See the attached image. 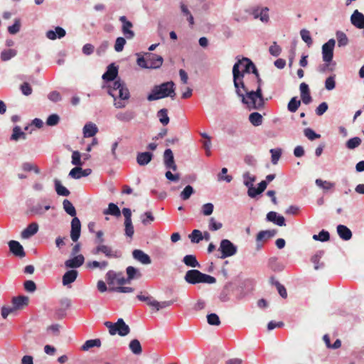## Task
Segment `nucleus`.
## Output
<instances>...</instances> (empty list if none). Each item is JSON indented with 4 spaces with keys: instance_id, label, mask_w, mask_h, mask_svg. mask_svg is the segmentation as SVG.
I'll list each match as a JSON object with an SVG mask.
<instances>
[{
    "instance_id": "6ab92c4d",
    "label": "nucleus",
    "mask_w": 364,
    "mask_h": 364,
    "mask_svg": "<svg viewBox=\"0 0 364 364\" xmlns=\"http://www.w3.org/2000/svg\"><path fill=\"white\" fill-rule=\"evenodd\" d=\"M85 257L82 255H75L73 258L69 259L65 262L67 268H77L82 265Z\"/></svg>"
},
{
    "instance_id": "a878e982",
    "label": "nucleus",
    "mask_w": 364,
    "mask_h": 364,
    "mask_svg": "<svg viewBox=\"0 0 364 364\" xmlns=\"http://www.w3.org/2000/svg\"><path fill=\"white\" fill-rule=\"evenodd\" d=\"M98 132V128L95 124L89 122L87 123L83 127L84 137H92Z\"/></svg>"
},
{
    "instance_id": "052dcab7",
    "label": "nucleus",
    "mask_w": 364,
    "mask_h": 364,
    "mask_svg": "<svg viewBox=\"0 0 364 364\" xmlns=\"http://www.w3.org/2000/svg\"><path fill=\"white\" fill-rule=\"evenodd\" d=\"M140 218H141V223L144 225H146L154 220V217L153 216L151 212H150V211H147V212L144 213V214H142L141 215Z\"/></svg>"
},
{
    "instance_id": "864d4df0",
    "label": "nucleus",
    "mask_w": 364,
    "mask_h": 364,
    "mask_svg": "<svg viewBox=\"0 0 364 364\" xmlns=\"http://www.w3.org/2000/svg\"><path fill=\"white\" fill-rule=\"evenodd\" d=\"M214 210V205L211 203H207L202 205L201 213L205 216L210 215Z\"/></svg>"
},
{
    "instance_id": "8fccbe9b",
    "label": "nucleus",
    "mask_w": 364,
    "mask_h": 364,
    "mask_svg": "<svg viewBox=\"0 0 364 364\" xmlns=\"http://www.w3.org/2000/svg\"><path fill=\"white\" fill-rule=\"evenodd\" d=\"M123 85H124L120 81V80H117L113 82V86L109 89L108 93L109 95H111L114 98V100H115V99H116V94L114 93V92L117 90L119 91V89L121 87H122Z\"/></svg>"
},
{
    "instance_id": "9d476101",
    "label": "nucleus",
    "mask_w": 364,
    "mask_h": 364,
    "mask_svg": "<svg viewBox=\"0 0 364 364\" xmlns=\"http://www.w3.org/2000/svg\"><path fill=\"white\" fill-rule=\"evenodd\" d=\"M163 160L164 166L168 169L173 171L177 170V166L175 163L173 151L170 149H167L164 152Z\"/></svg>"
},
{
    "instance_id": "37998d69",
    "label": "nucleus",
    "mask_w": 364,
    "mask_h": 364,
    "mask_svg": "<svg viewBox=\"0 0 364 364\" xmlns=\"http://www.w3.org/2000/svg\"><path fill=\"white\" fill-rule=\"evenodd\" d=\"M362 141H361V139L358 137V136H355V137H353L350 139H348L347 141H346V147L348 149H354L357 147H358L360 144H361Z\"/></svg>"
},
{
    "instance_id": "6e6d98bb",
    "label": "nucleus",
    "mask_w": 364,
    "mask_h": 364,
    "mask_svg": "<svg viewBox=\"0 0 364 364\" xmlns=\"http://www.w3.org/2000/svg\"><path fill=\"white\" fill-rule=\"evenodd\" d=\"M323 255V252H319L311 257V262L314 264V269L316 270L319 269L323 267V263H319V260Z\"/></svg>"
},
{
    "instance_id": "4be33fe9",
    "label": "nucleus",
    "mask_w": 364,
    "mask_h": 364,
    "mask_svg": "<svg viewBox=\"0 0 364 364\" xmlns=\"http://www.w3.org/2000/svg\"><path fill=\"white\" fill-rule=\"evenodd\" d=\"M29 299L26 296H18L12 299V305L16 311L22 309L23 307L28 306Z\"/></svg>"
},
{
    "instance_id": "9b49d317",
    "label": "nucleus",
    "mask_w": 364,
    "mask_h": 364,
    "mask_svg": "<svg viewBox=\"0 0 364 364\" xmlns=\"http://www.w3.org/2000/svg\"><path fill=\"white\" fill-rule=\"evenodd\" d=\"M81 223L77 217H74L71 221L70 237L73 242L78 240L80 236Z\"/></svg>"
},
{
    "instance_id": "7c9ffc66",
    "label": "nucleus",
    "mask_w": 364,
    "mask_h": 364,
    "mask_svg": "<svg viewBox=\"0 0 364 364\" xmlns=\"http://www.w3.org/2000/svg\"><path fill=\"white\" fill-rule=\"evenodd\" d=\"M127 274V280L129 282L134 279H139L141 277V274L139 270L132 266H129L126 269Z\"/></svg>"
},
{
    "instance_id": "680f3d73",
    "label": "nucleus",
    "mask_w": 364,
    "mask_h": 364,
    "mask_svg": "<svg viewBox=\"0 0 364 364\" xmlns=\"http://www.w3.org/2000/svg\"><path fill=\"white\" fill-rule=\"evenodd\" d=\"M72 164L76 166H80L83 164L81 161V154L78 151H74L72 154Z\"/></svg>"
},
{
    "instance_id": "0e129e2a",
    "label": "nucleus",
    "mask_w": 364,
    "mask_h": 364,
    "mask_svg": "<svg viewBox=\"0 0 364 364\" xmlns=\"http://www.w3.org/2000/svg\"><path fill=\"white\" fill-rule=\"evenodd\" d=\"M126 44V40L123 37L117 38L114 43V50L117 52H121L123 50L124 45Z\"/></svg>"
},
{
    "instance_id": "13d9d810",
    "label": "nucleus",
    "mask_w": 364,
    "mask_h": 364,
    "mask_svg": "<svg viewBox=\"0 0 364 364\" xmlns=\"http://www.w3.org/2000/svg\"><path fill=\"white\" fill-rule=\"evenodd\" d=\"M60 122V117L57 114H52L49 115L46 119V124L50 127L57 125Z\"/></svg>"
},
{
    "instance_id": "c03bdc74",
    "label": "nucleus",
    "mask_w": 364,
    "mask_h": 364,
    "mask_svg": "<svg viewBox=\"0 0 364 364\" xmlns=\"http://www.w3.org/2000/svg\"><path fill=\"white\" fill-rule=\"evenodd\" d=\"M17 52L14 49H6L4 50L1 53V59L3 61H7L14 58L16 55Z\"/></svg>"
},
{
    "instance_id": "423d86ee",
    "label": "nucleus",
    "mask_w": 364,
    "mask_h": 364,
    "mask_svg": "<svg viewBox=\"0 0 364 364\" xmlns=\"http://www.w3.org/2000/svg\"><path fill=\"white\" fill-rule=\"evenodd\" d=\"M91 252L94 255L102 253L108 258H119L122 256L120 251L113 250L111 247L103 244L97 245V246L92 250Z\"/></svg>"
},
{
    "instance_id": "3c124183",
    "label": "nucleus",
    "mask_w": 364,
    "mask_h": 364,
    "mask_svg": "<svg viewBox=\"0 0 364 364\" xmlns=\"http://www.w3.org/2000/svg\"><path fill=\"white\" fill-rule=\"evenodd\" d=\"M300 35L301 39L307 44L308 46H310L313 43L310 32L308 30H301Z\"/></svg>"
},
{
    "instance_id": "338daca9",
    "label": "nucleus",
    "mask_w": 364,
    "mask_h": 364,
    "mask_svg": "<svg viewBox=\"0 0 364 364\" xmlns=\"http://www.w3.org/2000/svg\"><path fill=\"white\" fill-rule=\"evenodd\" d=\"M269 51L272 55L277 57L280 55V53L282 52V48L279 45H277V43L276 42H274L270 46V47L269 48Z\"/></svg>"
},
{
    "instance_id": "49530a36",
    "label": "nucleus",
    "mask_w": 364,
    "mask_h": 364,
    "mask_svg": "<svg viewBox=\"0 0 364 364\" xmlns=\"http://www.w3.org/2000/svg\"><path fill=\"white\" fill-rule=\"evenodd\" d=\"M336 38L338 41V46L339 47L346 46L348 43V39L346 33L342 31L336 32Z\"/></svg>"
},
{
    "instance_id": "774afa93",
    "label": "nucleus",
    "mask_w": 364,
    "mask_h": 364,
    "mask_svg": "<svg viewBox=\"0 0 364 364\" xmlns=\"http://www.w3.org/2000/svg\"><path fill=\"white\" fill-rule=\"evenodd\" d=\"M124 226H125V235L127 237H132L134 235V226L132 225V221H124Z\"/></svg>"
},
{
    "instance_id": "dca6fc26",
    "label": "nucleus",
    "mask_w": 364,
    "mask_h": 364,
    "mask_svg": "<svg viewBox=\"0 0 364 364\" xmlns=\"http://www.w3.org/2000/svg\"><path fill=\"white\" fill-rule=\"evenodd\" d=\"M66 35L65 30L60 26H57L55 28V30H48L46 33V36L52 41H54L57 38H62Z\"/></svg>"
},
{
    "instance_id": "ddd939ff",
    "label": "nucleus",
    "mask_w": 364,
    "mask_h": 364,
    "mask_svg": "<svg viewBox=\"0 0 364 364\" xmlns=\"http://www.w3.org/2000/svg\"><path fill=\"white\" fill-rule=\"evenodd\" d=\"M350 23L357 28H364V14L358 10H355L350 16Z\"/></svg>"
},
{
    "instance_id": "a211bd4d",
    "label": "nucleus",
    "mask_w": 364,
    "mask_h": 364,
    "mask_svg": "<svg viewBox=\"0 0 364 364\" xmlns=\"http://www.w3.org/2000/svg\"><path fill=\"white\" fill-rule=\"evenodd\" d=\"M10 251L16 256L19 257H23L25 256V252L23 246L16 240H11L9 242Z\"/></svg>"
},
{
    "instance_id": "58836bf2",
    "label": "nucleus",
    "mask_w": 364,
    "mask_h": 364,
    "mask_svg": "<svg viewBox=\"0 0 364 364\" xmlns=\"http://www.w3.org/2000/svg\"><path fill=\"white\" fill-rule=\"evenodd\" d=\"M317 186L322 188L324 191H328L333 188L335 186L333 183L327 181H323L322 179L317 178L315 181Z\"/></svg>"
},
{
    "instance_id": "09e8293b",
    "label": "nucleus",
    "mask_w": 364,
    "mask_h": 364,
    "mask_svg": "<svg viewBox=\"0 0 364 364\" xmlns=\"http://www.w3.org/2000/svg\"><path fill=\"white\" fill-rule=\"evenodd\" d=\"M270 153H271V158H272V163L274 164V165H276L277 164L280 157H281V155H282V149H270Z\"/></svg>"
},
{
    "instance_id": "e2e57ef3",
    "label": "nucleus",
    "mask_w": 364,
    "mask_h": 364,
    "mask_svg": "<svg viewBox=\"0 0 364 364\" xmlns=\"http://www.w3.org/2000/svg\"><path fill=\"white\" fill-rule=\"evenodd\" d=\"M189 237L193 243H198L203 239L202 232L198 230H194Z\"/></svg>"
},
{
    "instance_id": "f8f14e48",
    "label": "nucleus",
    "mask_w": 364,
    "mask_h": 364,
    "mask_svg": "<svg viewBox=\"0 0 364 364\" xmlns=\"http://www.w3.org/2000/svg\"><path fill=\"white\" fill-rule=\"evenodd\" d=\"M132 257L136 261L144 265H148L151 263L150 257L141 250H134L132 251Z\"/></svg>"
},
{
    "instance_id": "de8ad7c7",
    "label": "nucleus",
    "mask_w": 364,
    "mask_h": 364,
    "mask_svg": "<svg viewBox=\"0 0 364 364\" xmlns=\"http://www.w3.org/2000/svg\"><path fill=\"white\" fill-rule=\"evenodd\" d=\"M301 105V101L298 100L296 97H292L288 103L287 108L289 112H295Z\"/></svg>"
},
{
    "instance_id": "5fc2aeb1",
    "label": "nucleus",
    "mask_w": 364,
    "mask_h": 364,
    "mask_svg": "<svg viewBox=\"0 0 364 364\" xmlns=\"http://www.w3.org/2000/svg\"><path fill=\"white\" fill-rule=\"evenodd\" d=\"M330 238V235L328 233V232L323 230H321L318 235H313V239L314 240H318V241H321V242H326V241H328Z\"/></svg>"
},
{
    "instance_id": "c85d7f7f",
    "label": "nucleus",
    "mask_w": 364,
    "mask_h": 364,
    "mask_svg": "<svg viewBox=\"0 0 364 364\" xmlns=\"http://www.w3.org/2000/svg\"><path fill=\"white\" fill-rule=\"evenodd\" d=\"M108 266L107 261H88L86 263V267L90 269H100V270L105 269Z\"/></svg>"
},
{
    "instance_id": "b1692460",
    "label": "nucleus",
    "mask_w": 364,
    "mask_h": 364,
    "mask_svg": "<svg viewBox=\"0 0 364 364\" xmlns=\"http://www.w3.org/2000/svg\"><path fill=\"white\" fill-rule=\"evenodd\" d=\"M136 117V113L132 110H127L124 112H118L115 117L117 120L123 122H129L134 119Z\"/></svg>"
},
{
    "instance_id": "412c9836",
    "label": "nucleus",
    "mask_w": 364,
    "mask_h": 364,
    "mask_svg": "<svg viewBox=\"0 0 364 364\" xmlns=\"http://www.w3.org/2000/svg\"><path fill=\"white\" fill-rule=\"evenodd\" d=\"M267 220L269 222L274 223L279 226L286 225L284 218L274 211H270L267 214Z\"/></svg>"
},
{
    "instance_id": "72a5a7b5",
    "label": "nucleus",
    "mask_w": 364,
    "mask_h": 364,
    "mask_svg": "<svg viewBox=\"0 0 364 364\" xmlns=\"http://www.w3.org/2000/svg\"><path fill=\"white\" fill-rule=\"evenodd\" d=\"M103 214L119 217L121 215V212L116 204L110 203L108 205V208L104 210Z\"/></svg>"
},
{
    "instance_id": "39448f33",
    "label": "nucleus",
    "mask_w": 364,
    "mask_h": 364,
    "mask_svg": "<svg viewBox=\"0 0 364 364\" xmlns=\"http://www.w3.org/2000/svg\"><path fill=\"white\" fill-rule=\"evenodd\" d=\"M104 324L109 329V333L112 336L117 333L120 336H125L130 331L129 326L125 323L122 318H119L114 323L110 321H105Z\"/></svg>"
},
{
    "instance_id": "4d7b16f0",
    "label": "nucleus",
    "mask_w": 364,
    "mask_h": 364,
    "mask_svg": "<svg viewBox=\"0 0 364 364\" xmlns=\"http://www.w3.org/2000/svg\"><path fill=\"white\" fill-rule=\"evenodd\" d=\"M193 193H194L193 188L191 186L188 185L185 187L183 191L181 193L180 196L183 200H186L191 197V196Z\"/></svg>"
},
{
    "instance_id": "2eb2a0df",
    "label": "nucleus",
    "mask_w": 364,
    "mask_h": 364,
    "mask_svg": "<svg viewBox=\"0 0 364 364\" xmlns=\"http://www.w3.org/2000/svg\"><path fill=\"white\" fill-rule=\"evenodd\" d=\"M276 230H269L260 231L256 237L257 248L262 247V245L259 244L262 241H266L267 240L273 237L277 234Z\"/></svg>"
},
{
    "instance_id": "e433bc0d",
    "label": "nucleus",
    "mask_w": 364,
    "mask_h": 364,
    "mask_svg": "<svg viewBox=\"0 0 364 364\" xmlns=\"http://www.w3.org/2000/svg\"><path fill=\"white\" fill-rule=\"evenodd\" d=\"M63 209L70 216L75 217L76 215V210L72 203L65 199L63 202Z\"/></svg>"
},
{
    "instance_id": "f3484780",
    "label": "nucleus",
    "mask_w": 364,
    "mask_h": 364,
    "mask_svg": "<svg viewBox=\"0 0 364 364\" xmlns=\"http://www.w3.org/2000/svg\"><path fill=\"white\" fill-rule=\"evenodd\" d=\"M91 173L92 170L90 168L82 169L80 166H76L71 169L69 176L75 179H79L89 176Z\"/></svg>"
},
{
    "instance_id": "ea45409f",
    "label": "nucleus",
    "mask_w": 364,
    "mask_h": 364,
    "mask_svg": "<svg viewBox=\"0 0 364 364\" xmlns=\"http://www.w3.org/2000/svg\"><path fill=\"white\" fill-rule=\"evenodd\" d=\"M118 75V70H107V72L102 75L103 80L106 82L113 81Z\"/></svg>"
},
{
    "instance_id": "7ed1b4c3",
    "label": "nucleus",
    "mask_w": 364,
    "mask_h": 364,
    "mask_svg": "<svg viewBox=\"0 0 364 364\" xmlns=\"http://www.w3.org/2000/svg\"><path fill=\"white\" fill-rule=\"evenodd\" d=\"M136 63L141 68H160L163 58L155 53L146 52L144 54L136 53Z\"/></svg>"
},
{
    "instance_id": "f257e3e1",
    "label": "nucleus",
    "mask_w": 364,
    "mask_h": 364,
    "mask_svg": "<svg viewBox=\"0 0 364 364\" xmlns=\"http://www.w3.org/2000/svg\"><path fill=\"white\" fill-rule=\"evenodd\" d=\"M245 73H249L250 70H232L233 82L236 93L241 97L242 102L247 105L250 109H260L264 105L260 85L258 86L256 91L248 92L243 82Z\"/></svg>"
},
{
    "instance_id": "f704fd0d",
    "label": "nucleus",
    "mask_w": 364,
    "mask_h": 364,
    "mask_svg": "<svg viewBox=\"0 0 364 364\" xmlns=\"http://www.w3.org/2000/svg\"><path fill=\"white\" fill-rule=\"evenodd\" d=\"M101 341L99 338L87 340L82 346L81 349L84 351H87L93 347H100Z\"/></svg>"
},
{
    "instance_id": "69168bd1",
    "label": "nucleus",
    "mask_w": 364,
    "mask_h": 364,
    "mask_svg": "<svg viewBox=\"0 0 364 364\" xmlns=\"http://www.w3.org/2000/svg\"><path fill=\"white\" fill-rule=\"evenodd\" d=\"M304 136L308 138L309 140L313 141L316 139L320 138V135L316 134L313 129L311 128H306L304 130Z\"/></svg>"
},
{
    "instance_id": "603ef678",
    "label": "nucleus",
    "mask_w": 364,
    "mask_h": 364,
    "mask_svg": "<svg viewBox=\"0 0 364 364\" xmlns=\"http://www.w3.org/2000/svg\"><path fill=\"white\" fill-rule=\"evenodd\" d=\"M223 224L216 221L214 218H210L208 220V228L211 231H216L222 228Z\"/></svg>"
},
{
    "instance_id": "f03ea898",
    "label": "nucleus",
    "mask_w": 364,
    "mask_h": 364,
    "mask_svg": "<svg viewBox=\"0 0 364 364\" xmlns=\"http://www.w3.org/2000/svg\"><path fill=\"white\" fill-rule=\"evenodd\" d=\"M175 90L176 87L173 81L163 82L153 87L151 93L147 96V100L154 101L168 97L173 99L176 96Z\"/></svg>"
},
{
    "instance_id": "4468645a",
    "label": "nucleus",
    "mask_w": 364,
    "mask_h": 364,
    "mask_svg": "<svg viewBox=\"0 0 364 364\" xmlns=\"http://www.w3.org/2000/svg\"><path fill=\"white\" fill-rule=\"evenodd\" d=\"M269 8H256L252 11V15L255 18H259L263 23H267L269 20Z\"/></svg>"
},
{
    "instance_id": "a18cd8bd",
    "label": "nucleus",
    "mask_w": 364,
    "mask_h": 364,
    "mask_svg": "<svg viewBox=\"0 0 364 364\" xmlns=\"http://www.w3.org/2000/svg\"><path fill=\"white\" fill-rule=\"evenodd\" d=\"M244 185L249 188L253 186V183L256 180V177L251 175L250 172H245L242 175Z\"/></svg>"
},
{
    "instance_id": "c9c22d12",
    "label": "nucleus",
    "mask_w": 364,
    "mask_h": 364,
    "mask_svg": "<svg viewBox=\"0 0 364 364\" xmlns=\"http://www.w3.org/2000/svg\"><path fill=\"white\" fill-rule=\"evenodd\" d=\"M129 347L130 350L135 355H139L142 352L141 346L137 339L131 341Z\"/></svg>"
},
{
    "instance_id": "393cba45",
    "label": "nucleus",
    "mask_w": 364,
    "mask_h": 364,
    "mask_svg": "<svg viewBox=\"0 0 364 364\" xmlns=\"http://www.w3.org/2000/svg\"><path fill=\"white\" fill-rule=\"evenodd\" d=\"M153 154L150 152H141L137 154L136 161L139 166L147 165L152 159Z\"/></svg>"
},
{
    "instance_id": "2f4dec72",
    "label": "nucleus",
    "mask_w": 364,
    "mask_h": 364,
    "mask_svg": "<svg viewBox=\"0 0 364 364\" xmlns=\"http://www.w3.org/2000/svg\"><path fill=\"white\" fill-rule=\"evenodd\" d=\"M55 189L58 195L68 196L70 193L69 190L61 184L58 179L54 180Z\"/></svg>"
},
{
    "instance_id": "c756f323",
    "label": "nucleus",
    "mask_w": 364,
    "mask_h": 364,
    "mask_svg": "<svg viewBox=\"0 0 364 364\" xmlns=\"http://www.w3.org/2000/svg\"><path fill=\"white\" fill-rule=\"evenodd\" d=\"M183 262L188 267H193V268L200 267V264L198 262L196 256L193 255H186L183 259Z\"/></svg>"
},
{
    "instance_id": "79ce46f5",
    "label": "nucleus",
    "mask_w": 364,
    "mask_h": 364,
    "mask_svg": "<svg viewBox=\"0 0 364 364\" xmlns=\"http://www.w3.org/2000/svg\"><path fill=\"white\" fill-rule=\"evenodd\" d=\"M173 301H158L155 300L154 303H152V307L156 309V311H159L161 309L167 308L173 304Z\"/></svg>"
},
{
    "instance_id": "bb28decb",
    "label": "nucleus",
    "mask_w": 364,
    "mask_h": 364,
    "mask_svg": "<svg viewBox=\"0 0 364 364\" xmlns=\"http://www.w3.org/2000/svg\"><path fill=\"white\" fill-rule=\"evenodd\" d=\"M77 272L75 269H71L66 272L63 276V284L67 286L75 281L77 277Z\"/></svg>"
},
{
    "instance_id": "473e14b6",
    "label": "nucleus",
    "mask_w": 364,
    "mask_h": 364,
    "mask_svg": "<svg viewBox=\"0 0 364 364\" xmlns=\"http://www.w3.org/2000/svg\"><path fill=\"white\" fill-rule=\"evenodd\" d=\"M20 139L25 140L26 139V134L21 130L19 126H16L13 129L11 140L16 141Z\"/></svg>"
},
{
    "instance_id": "bf43d9fd",
    "label": "nucleus",
    "mask_w": 364,
    "mask_h": 364,
    "mask_svg": "<svg viewBox=\"0 0 364 364\" xmlns=\"http://www.w3.org/2000/svg\"><path fill=\"white\" fill-rule=\"evenodd\" d=\"M207 321L208 324L212 326H219L220 324L219 316L214 313L210 314L207 316Z\"/></svg>"
},
{
    "instance_id": "5701e85b",
    "label": "nucleus",
    "mask_w": 364,
    "mask_h": 364,
    "mask_svg": "<svg viewBox=\"0 0 364 364\" xmlns=\"http://www.w3.org/2000/svg\"><path fill=\"white\" fill-rule=\"evenodd\" d=\"M38 230V225L36 223H32L29 224L26 228H25L21 234V236L23 239H28L35 234L37 233Z\"/></svg>"
},
{
    "instance_id": "6e6552de",
    "label": "nucleus",
    "mask_w": 364,
    "mask_h": 364,
    "mask_svg": "<svg viewBox=\"0 0 364 364\" xmlns=\"http://www.w3.org/2000/svg\"><path fill=\"white\" fill-rule=\"evenodd\" d=\"M336 41L333 38L328 40L326 43H324L322 46V58L323 60L329 63L332 61L333 56V49L335 47ZM330 64H327L329 65Z\"/></svg>"
},
{
    "instance_id": "0eeeda50",
    "label": "nucleus",
    "mask_w": 364,
    "mask_h": 364,
    "mask_svg": "<svg viewBox=\"0 0 364 364\" xmlns=\"http://www.w3.org/2000/svg\"><path fill=\"white\" fill-rule=\"evenodd\" d=\"M218 250L222 252L220 258L225 259L235 255L237 247L229 240L223 239L220 242Z\"/></svg>"
},
{
    "instance_id": "1a4fd4ad",
    "label": "nucleus",
    "mask_w": 364,
    "mask_h": 364,
    "mask_svg": "<svg viewBox=\"0 0 364 364\" xmlns=\"http://www.w3.org/2000/svg\"><path fill=\"white\" fill-rule=\"evenodd\" d=\"M119 21L122 23V32L127 39H132L134 37V32L132 30L133 24L129 21L125 16L119 17Z\"/></svg>"
},
{
    "instance_id": "aec40b11",
    "label": "nucleus",
    "mask_w": 364,
    "mask_h": 364,
    "mask_svg": "<svg viewBox=\"0 0 364 364\" xmlns=\"http://www.w3.org/2000/svg\"><path fill=\"white\" fill-rule=\"evenodd\" d=\"M232 68H256V67L250 58L242 57L241 58H237V61L233 65Z\"/></svg>"
},
{
    "instance_id": "a19ab883",
    "label": "nucleus",
    "mask_w": 364,
    "mask_h": 364,
    "mask_svg": "<svg viewBox=\"0 0 364 364\" xmlns=\"http://www.w3.org/2000/svg\"><path fill=\"white\" fill-rule=\"evenodd\" d=\"M157 117L159 119L160 122L163 125H166L169 122V117L168 116V111L166 109H161L157 112Z\"/></svg>"
},
{
    "instance_id": "20e7f679",
    "label": "nucleus",
    "mask_w": 364,
    "mask_h": 364,
    "mask_svg": "<svg viewBox=\"0 0 364 364\" xmlns=\"http://www.w3.org/2000/svg\"><path fill=\"white\" fill-rule=\"evenodd\" d=\"M184 280L190 284H215L216 279L210 275L202 273L197 269L188 270L184 276Z\"/></svg>"
},
{
    "instance_id": "cd10ccee",
    "label": "nucleus",
    "mask_w": 364,
    "mask_h": 364,
    "mask_svg": "<svg viewBox=\"0 0 364 364\" xmlns=\"http://www.w3.org/2000/svg\"><path fill=\"white\" fill-rule=\"evenodd\" d=\"M337 232L339 237L343 240H349L352 237L350 230L346 225H338L337 226Z\"/></svg>"
},
{
    "instance_id": "4c0bfd02",
    "label": "nucleus",
    "mask_w": 364,
    "mask_h": 364,
    "mask_svg": "<svg viewBox=\"0 0 364 364\" xmlns=\"http://www.w3.org/2000/svg\"><path fill=\"white\" fill-rule=\"evenodd\" d=\"M249 120L254 126H259L262 123V116L258 112H252L249 116Z\"/></svg>"
}]
</instances>
